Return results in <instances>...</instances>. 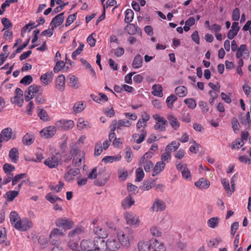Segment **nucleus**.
Returning a JSON list of instances; mask_svg holds the SVG:
<instances>
[{
  "instance_id": "nucleus-30",
  "label": "nucleus",
  "mask_w": 251,
  "mask_h": 251,
  "mask_svg": "<svg viewBox=\"0 0 251 251\" xmlns=\"http://www.w3.org/2000/svg\"><path fill=\"white\" fill-rule=\"evenodd\" d=\"M84 232V228L81 226H77L74 229L70 231L68 234L70 238L78 236L79 235Z\"/></svg>"
},
{
  "instance_id": "nucleus-31",
  "label": "nucleus",
  "mask_w": 251,
  "mask_h": 251,
  "mask_svg": "<svg viewBox=\"0 0 251 251\" xmlns=\"http://www.w3.org/2000/svg\"><path fill=\"white\" fill-rule=\"evenodd\" d=\"M175 92L178 97H184L187 94L188 90L184 86H179L176 88Z\"/></svg>"
},
{
  "instance_id": "nucleus-33",
  "label": "nucleus",
  "mask_w": 251,
  "mask_h": 251,
  "mask_svg": "<svg viewBox=\"0 0 251 251\" xmlns=\"http://www.w3.org/2000/svg\"><path fill=\"white\" fill-rule=\"evenodd\" d=\"M82 162H84V153H81L79 156L73 157V163L76 167H80Z\"/></svg>"
},
{
  "instance_id": "nucleus-20",
  "label": "nucleus",
  "mask_w": 251,
  "mask_h": 251,
  "mask_svg": "<svg viewBox=\"0 0 251 251\" xmlns=\"http://www.w3.org/2000/svg\"><path fill=\"white\" fill-rule=\"evenodd\" d=\"M64 13H61L55 16L50 23V25L53 28H55L57 26L61 25L64 22Z\"/></svg>"
},
{
  "instance_id": "nucleus-15",
  "label": "nucleus",
  "mask_w": 251,
  "mask_h": 251,
  "mask_svg": "<svg viewBox=\"0 0 251 251\" xmlns=\"http://www.w3.org/2000/svg\"><path fill=\"white\" fill-rule=\"evenodd\" d=\"M93 246L95 249L99 251H104L106 249V242L104 238L95 237L93 241Z\"/></svg>"
},
{
  "instance_id": "nucleus-2",
  "label": "nucleus",
  "mask_w": 251,
  "mask_h": 251,
  "mask_svg": "<svg viewBox=\"0 0 251 251\" xmlns=\"http://www.w3.org/2000/svg\"><path fill=\"white\" fill-rule=\"evenodd\" d=\"M132 233V230L129 228H126L124 231L118 233V238L122 246L126 248L130 246V241L133 238Z\"/></svg>"
},
{
  "instance_id": "nucleus-36",
  "label": "nucleus",
  "mask_w": 251,
  "mask_h": 251,
  "mask_svg": "<svg viewBox=\"0 0 251 251\" xmlns=\"http://www.w3.org/2000/svg\"><path fill=\"white\" fill-rule=\"evenodd\" d=\"M77 126L82 129L89 128L92 127L91 124L88 121H84L82 118H79L77 123Z\"/></svg>"
},
{
  "instance_id": "nucleus-40",
  "label": "nucleus",
  "mask_w": 251,
  "mask_h": 251,
  "mask_svg": "<svg viewBox=\"0 0 251 251\" xmlns=\"http://www.w3.org/2000/svg\"><path fill=\"white\" fill-rule=\"evenodd\" d=\"M94 232L95 233V234L98 236L96 237L104 238L107 237V233H106L105 229L101 227H94Z\"/></svg>"
},
{
  "instance_id": "nucleus-4",
  "label": "nucleus",
  "mask_w": 251,
  "mask_h": 251,
  "mask_svg": "<svg viewBox=\"0 0 251 251\" xmlns=\"http://www.w3.org/2000/svg\"><path fill=\"white\" fill-rule=\"evenodd\" d=\"M124 216L127 225L135 227L139 225L140 220L138 215L131 212H126Z\"/></svg>"
},
{
  "instance_id": "nucleus-17",
  "label": "nucleus",
  "mask_w": 251,
  "mask_h": 251,
  "mask_svg": "<svg viewBox=\"0 0 251 251\" xmlns=\"http://www.w3.org/2000/svg\"><path fill=\"white\" fill-rule=\"evenodd\" d=\"M120 248V244L116 239L109 238L106 242V250L116 251Z\"/></svg>"
},
{
  "instance_id": "nucleus-5",
  "label": "nucleus",
  "mask_w": 251,
  "mask_h": 251,
  "mask_svg": "<svg viewBox=\"0 0 251 251\" xmlns=\"http://www.w3.org/2000/svg\"><path fill=\"white\" fill-rule=\"evenodd\" d=\"M61 161V156L59 153H56L49 157L44 161V164L50 168H56Z\"/></svg>"
},
{
  "instance_id": "nucleus-44",
  "label": "nucleus",
  "mask_w": 251,
  "mask_h": 251,
  "mask_svg": "<svg viewBox=\"0 0 251 251\" xmlns=\"http://www.w3.org/2000/svg\"><path fill=\"white\" fill-rule=\"evenodd\" d=\"M133 18V11L130 9H128L126 10L125 12V22L126 23H129L132 21Z\"/></svg>"
},
{
  "instance_id": "nucleus-6",
  "label": "nucleus",
  "mask_w": 251,
  "mask_h": 251,
  "mask_svg": "<svg viewBox=\"0 0 251 251\" xmlns=\"http://www.w3.org/2000/svg\"><path fill=\"white\" fill-rule=\"evenodd\" d=\"M55 126L58 129L68 130L74 127L75 123L73 120L61 119L55 123Z\"/></svg>"
},
{
  "instance_id": "nucleus-63",
  "label": "nucleus",
  "mask_w": 251,
  "mask_h": 251,
  "mask_svg": "<svg viewBox=\"0 0 251 251\" xmlns=\"http://www.w3.org/2000/svg\"><path fill=\"white\" fill-rule=\"evenodd\" d=\"M199 105L203 113H206L209 111V107L205 101L203 100L200 101L199 103Z\"/></svg>"
},
{
  "instance_id": "nucleus-25",
  "label": "nucleus",
  "mask_w": 251,
  "mask_h": 251,
  "mask_svg": "<svg viewBox=\"0 0 251 251\" xmlns=\"http://www.w3.org/2000/svg\"><path fill=\"white\" fill-rule=\"evenodd\" d=\"M165 165V163L160 161L157 162L153 168L152 176H155L159 174L164 170Z\"/></svg>"
},
{
  "instance_id": "nucleus-53",
  "label": "nucleus",
  "mask_w": 251,
  "mask_h": 251,
  "mask_svg": "<svg viewBox=\"0 0 251 251\" xmlns=\"http://www.w3.org/2000/svg\"><path fill=\"white\" fill-rule=\"evenodd\" d=\"M184 103L188 106V108L194 109L197 106L196 101L192 98L186 99L184 100Z\"/></svg>"
},
{
  "instance_id": "nucleus-54",
  "label": "nucleus",
  "mask_w": 251,
  "mask_h": 251,
  "mask_svg": "<svg viewBox=\"0 0 251 251\" xmlns=\"http://www.w3.org/2000/svg\"><path fill=\"white\" fill-rule=\"evenodd\" d=\"M64 185V183L62 181H59L58 182V184L55 185H50V187L52 191H53L55 193H58V192H59L61 190V189L63 187Z\"/></svg>"
},
{
  "instance_id": "nucleus-12",
  "label": "nucleus",
  "mask_w": 251,
  "mask_h": 251,
  "mask_svg": "<svg viewBox=\"0 0 251 251\" xmlns=\"http://www.w3.org/2000/svg\"><path fill=\"white\" fill-rule=\"evenodd\" d=\"M80 174L79 169H70L65 174L64 178L66 181L70 182L75 179V176H77Z\"/></svg>"
},
{
  "instance_id": "nucleus-9",
  "label": "nucleus",
  "mask_w": 251,
  "mask_h": 251,
  "mask_svg": "<svg viewBox=\"0 0 251 251\" xmlns=\"http://www.w3.org/2000/svg\"><path fill=\"white\" fill-rule=\"evenodd\" d=\"M12 135L13 130L10 127H6L1 130L0 133V149L2 147V142L8 141Z\"/></svg>"
},
{
  "instance_id": "nucleus-11",
  "label": "nucleus",
  "mask_w": 251,
  "mask_h": 251,
  "mask_svg": "<svg viewBox=\"0 0 251 251\" xmlns=\"http://www.w3.org/2000/svg\"><path fill=\"white\" fill-rule=\"evenodd\" d=\"M56 132V126H49L44 128L40 131L41 136L44 138L52 137Z\"/></svg>"
},
{
  "instance_id": "nucleus-64",
  "label": "nucleus",
  "mask_w": 251,
  "mask_h": 251,
  "mask_svg": "<svg viewBox=\"0 0 251 251\" xmlns=\"http://www.w3.org/2000/svg\"><path fill=\"white\" fill-rule=\"evenodd\" d=\"M232 127L234 132L236 133L239 130L240 124L236 118H233L231 121Z\"/></svg>"
},
{
  "instance_id": "nucleus-58",
  "label": "nucleus",
  "mask_w": 251,
  "mask_h": 251,
  "mask_svg": "<svg viewBox=\"0 0 251 251\" xmlns=\"http://www.w3.org/2000/svg\"><path fill=\"white\" fill-rule=\"evenodd\" d=\"M81 153H84L83 151H81L80 149L76 146H74L72 147L70 150V153L72 157H76L79 156Z\"/></svg>"
},
{
  "instance_id": "nucleus-35",
  "label": "nucleus",
  "mask_w": 251,
  "mask_h": 251,
  "mask_svg": "<svg viewBox=\"0 0 251 251\" xmlns=\"http://www.w3.org/2000/svg\"><path fill=\"white\" fill-rule=\"evenodd\" d=\"M19 195L18 191L11 190L7 192L4 195V198L8 201H12Z\"/></svg>"
},
{
  "instance_id": "nucleus-59",
  "label": "nucleus",
  "mask_w": 251,
  "mask_h": 251,
  "mask_svg": "<svg viewBox=\"0 0 251 251\" xmlns=\"http://www.w3.org/2000/svg\"><path fill=\"white\" fill-rule=\"evenodd\" d=\"M221 182L226 192L231 195L232 194V191L230 188L228 181L227 180L226 178H222L221 179Z\"/></svg>"
},
{
  "instance_id": "nucleus-28",
  "label": "nucleus",
  "mask_w": 251,
  "mask_h": 251,
  "mask_svg": "<svg viewBox=\"0 0 251 251\" xmlns=\"http://www.w3.org/2000/svg\"><path fill=\"white\" fill-rule=\"evenodd\" d=\"M143 65V57L140 54H137L132 62V67L134 69H138L142 67Z\"/></svg>"
},
{
  "instance_id": "nucleus-39",
  "label": "nucleus",
  "mask_w": 251,
  "mask_h": 251,
  "mask_svg": "<svg viewBox=\"0 0 251 251\" xmlns=\"http://www.w3.org/2000/svg\"><path fill=\"white\" fill-rule=\"evenodd\" d=\"M152 94L157 97H162L163 96L162 87L160 84H154L152 86Z\"/></svg>"
},
{
  "instance_id": "nucleus-16",
  "label": "nucleus",
  "mask_w": 251,
  "mask_h": 251,
  "mask_svg": "<svg viewBox=\"0 0 251 251\" xmlns=\"http://www.w3.org/2000/svg\"><path fill=\"white\" fill-rule=\"evenodd\" d=\"M55 87L60 92H63L65 87V78L63 75H59L55 81Z\"/></svg>"
},
{
  "instance_id": "nucleus-47",
  "label": "nucleus",
  "mask_w": 251,
  "mask_h": 251,
  "mask_svg": "<svg viewBox=\"0 0 251 251\" xmlns=\"http://www.w3.org/2000/svg\"><path fill=\"white\" fill-rule=\"evenodd\" d=\"M138 29L139 27L133 24H130L129 25H127L125 28L126 30L130 35H132L136 33L137 32Z\"/></svg>"
},
{
  "instance_id": "nucleus-23",
  "label": "nucleus",
  "mask_w": 251,
  "mask_h": 251,
  "mask_svg": "<svg viewBox=\"0 0 251 251\" xmlns=\"http://www.w3.org/2000/svg\"><path fill=\"white\" fill-rule=\"evenodd\" d=\"M210 182L203 177H201L195 182V185L200 189H206L209 187Z\"/></svg>"
},
{
  "instance_id": "nucleus-51",
  "label": "nucleus",
  "mask_w": 251,
  "mask_h": 251,
  "mask_svg": "<svg viewBox=\"0 0 251 251\" xmlns=\"http://www.w3.org/2000/svg\"><path fill=\"white\" fill-rule=\"evenodd\" d=\"M85 108V105L81 101L76 102L73 107L74 111L76 113H80Z\"/></svg>"
},
{
  "instance_id": "nucleus-56",
  "label": "nucleus",
  "mask_w": 251,
  "mask_h": 251,
  "mask_svg": "<svg viewBox=\"0 0 251 251\" xmlns=\"http://www.w3.org/2000/svg\"><path fill=\"white\" fill-rule=\"evenodd\" d=\"M84 45L82 43H80L79 47L78 48L75 50L72 54V57L73 59L75 60L76 58V56L79 55L83 50Z\"/></svg>"
},
{
  "instance_id": "nucleus-46",
  "label": "nucleus",
  "mask_w": 251,
  "mask_h": 251,
  "mask_svg": "<svg viewBox=\"0 0 251 251\" xmlns=\"http://www.w3.org/2000/svg\"><path fill=\"white\" fill-rule=\"evenodd\" d=\"M70 81L69 85L74 88H78V79L77 77L73 75L69 76Z\"/></svg>"
},
{
  "instance_id": "nucleus-43",
  "label": "nucleus",
  "mask_w": 251,
  "mask_h": 251,
  "mask_svg": "<svg viewBox=\"0 0 251 251\" xmlns=\"http://www.w3.org/2000/svg\"><path fill=\"white\" fill-rule=\"evenodd\" d=\"M220 219L218 217H212L207 221L208 226L212 228H214L218 226L219 223Z\"/></svg>"
},
{
  "instance_id": "nucleus-1",
  "label": "nucleus",
  "mask_w": 251,
  "mask_h": 251,
  "mask_svg": "<svg viewBox=\"0 0 251 251\" xmlns=\"http://www.w3.org/2000/svg\"><path fill=\"white\" fill-rule=\"evenodd\" d=\"M11 223L17 229L21 231H26L32 226L30 221H22L18 213L15 211H11L10 214Z\"/></svg>"
},
{
  "instance_id": "nucleus-57",
  "label": "nucleus",
  "mask_w": 251,
  "mask_h": 251,
  "mask_svg": "<svg viewBox=\"0 0 251 251\" xmlns=\"http://www.w3.org/2000/svg\"><path fill=\"white\" fill-rule=\"evenodd\" d=\"M33 142L32 136L28 133L26 134L23 138V142L26 145H30Z\"/></svg>"
},
{
  "instance_id": "nucleus-62",
  "label": "nucleus",
  "mask_w": 251,
  "mask_h": 251,
  "mask_svg": "<svg viewBox=\"0 0 251 251\" xmlns=\"http://www.w3.org/2000/svg\"><path fill=\"white\" fill-rule=\"evenodd\" d=\"M68 246L70 249L73 251H76L79 248L78 242L71 239L68 242Z\"/></svg>"
},
{
  "instance_id": "nucleus-7",
  "label": "nucleus",
  "mask_w": 251,
  "mask_h": 251,
  "mask_svg": "<svg viewBox=\"0 0 251 251\" xmlns=\"http://www.w3.org/2000/svg\"><path fill=\"white\" fill-rule=\"evenodd\" d=\"M55 223L57 226L62 227L65 229H71L74 225L72 220L65 217L57 219Z\"/></svg>"
},
{
  "instance_id": "nucleus-34",
  "label": "nucleus",
  "mask_w": 251,
  "mask_h": 251,
  "mask_svg": "<svg viewBox=\"0 0 251 251\" xmlns=\"http://www.w3.org/2000/svg\"><path fill=\"white\" fill-rule=\"evenodd\" d=\"M134 203V201L130 196L126 197L122 202V206L125 209L130 207Z\"/></svg>"
},
{
  "instance_id": "nucleus-13",
  "label": "nucleus",
  "mask_w": 251,
  "mask_h": 251,
  "mask_svg": "<svg viewBox=\"0 0 251 251\" xmlns=\"http://www.w3.org/2000/svg\"><path fill=\"white\" fill-rule=\"evenodd\" d=\"M166 208V203L165 202L158 198H156L154 200V202H153L151 209L153 211H162L164 210Z\"/></svg>"
},
{
  "instance_id": "nucleus-18",
  "label": "nucleus",
  "mask_w": 251,
  "mask_h": 251,
  "mask_svg": "<svg viewBox=\"0 0 251 251\" xmlns=\"http://www.w3.org/2000/svg\"><path fill=\"white\" fill-rule=\"evenodd\" d=\"M140 132V134L134 133L132 136V139L133 141L137 144L142 143L147 136V131L145 129H142Z\"/></svg>"
},
{
  "instance_id": "nucleus-55",
  "label": "nucleus",
  "mask_w": 251,
  "mask_h": 251,
  "mask_svg": "<svg viewBox=\"0 0 251 251\" xmlns=\"http://www.w3.org/2000/svg\"><path fill=\"white\" fill-rule=\"evenodd\" d=\"M154 185L155 180L152 181H145L142 186V190L144 191H148L151 189Z\"/></svg>"
},
{
  "instance_id": "nucleus-60",
  "label": "nucleus",
  "mask_w": 251,
  "mask_h": 251,
  "mask_svg": "<svg viewBox=\"0 0 251 251\" xmlns=\"http://www.w3.org/2000/svg\"><path fill=\"white\" fill-rule=\"evenodd\" d=\"M65 65V63L63 61H56L55 66L54 67L53 71L54 73L59 72Z\"/></svg>"
},
{
  "instance_id": "nucleus-3",
  "label": "nucleus",
  "mask_w": 251,
  "mask_h": 251,
  "mask_svg": "<svg viewBox=\"0 0 251 251\" xmlns=\"http://www.w3.org/2000/svg\"><path fill=\"white\" fill-rule=\"evenodd\" d=\"M43 89L41 86L33 84L28 87L27 90L25 92V100L29 101L33 98V96L39 93H43Z\"/></svg>"
},
{
  "instance_id": "nucleus-61",
  "label": "nucleus",
  "mask_w": 251,
  "mask_h": 251,
  "mask_svg": "<svg viewBox=\"0 0 251 251\" xmlns=\"http://www.w3.org/2000/svg\"><path fill=\"white\" fill-rule=\"evenodd\" d=\"M32 77L30 75H26L21 80L20 83L27 85L31 83L32 81Z\"/></svg>"
},
{
  "instance_id": "nucleus-29",
  "label": "nucleus",
  "mask_w": 251,
  "mask_h": 251,
  "mask_svg": "<svg viewBox=\"0 0 251 251\" xmlns=\"http://www.w3.org/2000/svg\"><path fill=\"white\" fill-rule=\"evenodd\" d=\"M37 114L40 119L42 121L47 122L50 120V117L46 111L39 107L37 108Z\"/></svg>"
},
{
  "instance_id": "nucleus-37",
  "label": "nucleus",
  "mask_w": 251,
  "mask_h": 251,
  "mask_svg": "<svg viewBox=\"0 0 251 251\" xmlns=\"http://www.w3.org/2000/svg\"><path fill=\"white\" fill-rule=\"evenodd\" d=\"M151 248V243L149 244L147 242L141 241L138 244L139 251H150Z\"/></svg>"
},
{
  "instance_id": "nucleus-21",
  "label": "nucleus",
  "mask_w": 251,
  "mask_h": 251,
  "mask_svg": "<svg viewBox=\"0 0 251 251\" xmlns=\"http://www.w3.org/2000/svg\"><path fill=\"white\" fill-rule=\"evenodd\" d=\"M151 248L153 251H166V247L163 243L159 242L157 239L151 240Z\"/></svg>"
},
{
  "instance_id": "nucleus-41",
  "label": "nucleus",
  "mask_w": 251,
  "mask_h": 251,
  "mask_svg": "<svg viewBox=\"0 0 251 251\" xmlns=\"http://www.w3.org/2000/svg\"><path fill=\"white\" fill-rule=\"evenodd\" d=\"M139 165H143L144 170L146 172H150L153 166V163L151 161L148 160H144L143 162H142V160L140 159Z\"/></svg>"
},
{
  "instance_id": "nucleus-10",
  "label": "nucleus",
  "mask_w": 251,
  "mask_h": 251,
  "mask_svg": "<svg viewBox=\"0 0 251 251\" xmlns=\"http://www.w3.org/2000/svg\"><path fill=\"white\" fill-rule=\"evenodd\" d=\"M175 163L176 169L181 172L182 176L183 178L185 179L191 178L190 171L188 170L186 164H181L178 161H176Z\"/></svg>"
},
{
  "instance_id": "nucleus-49",
  "label": "nucleus",
  "mask_w": 251,
  "mask_h": 251,
  "mask_svg": "<svg viewBox=\"0 0 251 251\" xmlns=\"http://www.w3.org/2000/svg\"><path fill=\"white\" fill-rule=\"evenodd\" d=\"M176 96L174 94H172L168 97L166 99V102L169 108H172L174 106V102L177 100Z\"/></svg>"
},
{
  "instance_id": "nucleus-52",
  "label": "nucleus",
  "mask_w": 251,
  "mask_h": 251,
  "mask_svg": "<svg viewBox=\"0 0 251 251\" xmlns=\"http://www.w3.org/2000/svg\"><path fill=\"white\" fill-rule=\"evenodd\" d=\"M136 180L137 181H141L143 180L145 174L142 168L140 167L136 169Z\"/></svg>"
},
{
  "instance_id": "nucleus-14",
  "label": "nucleus",
  "mask_w": 251,
  "mask_h": 251,
  "mask_svg": "<svg viewBox=\"0 0 251 251\" xmlns=\"http://www.w3.org/2000/svg\"><path fill=\"white\" fill-rule=\"evenodd\" d=\"M64 233L59 229L54 228L50 235L51 243L53 245L56 244L58 243V239L59 237L64 236Z\"/></svg>"
},
{
  "instance_id": "nucleus-22",
  "label": "nucleus",
  "mask_w": 251,
  "mask_h": 251,
  "mask_svg": "<svg viewBox=\"0 0 251 251\" xmlns=\"http://www.w3.org/2000/svg\"><path fill=\"white\" fill-rule=\"evenodd\" d=\"M169 123L172 127L175 130H177L180 127V123L174 115L169 114L167 116Z\"/></svg>"
},
{
  "instance_id": "nucleus-48",
  "label": "nucleus",
  "mask_w": 251,
  "mask_h": 251,
  "mask_svg": "<svg viewBox=\"0 0 251 251\" xmlns=\"http://www.w3.org/2000/svg\"><path fill=\"white\" fill-rule=\"evenodd\" d=\"M15 169V167L10 164L6 163L3 166V170L6 175H13L12 173Z\"/></svg>"
},
{
  "instance_id": "nucleus-27",
  "label": "nucleus",
  "mask_w": 251,
  "mask_h": 251,
  "mask_svg": "<svg viewBox=\"0 0 251 251\" xmlns=\"http://www.w3.org/2000/svg\"><path fill=\"white\" fill-rule=\"evenodd\" d=\"M8 156L13 163H17L19 159V151L17 148H12L9 152Z\"/></svg>"
},
{
  "instance_id": "nucleus-38",
  "label": "nucleus",
  "mask_w": 251,
  "mask_h": 251,
  "mask_svg": "<svg viewBox=\"0 0 251 251\" xmlns=\"http://www.w3.org/2000/svg\"><path fill=\"white\" fill-rule=\"evenodd\" d=\"M179 146L180 144L179 143L176 142V141H173L166 146L165 151H170L171 153L172 151H176Z\"/></svg>"
},
{
  "instance_id": "nucleus-45",
  "label": "nucleus",
  "mask_w": 251,
  "mask_h": 251,
  "mask_svg": "<svg viewBox=\"0 0 251 251\" xmlns=\"http://www.w3.org/2000/svg\"><path fill=\"white\" fill-rule=\"evenodd\" d=\"M46 199L50 203H54L57 201H62V200L56 195H53L51 193H48L46 196Z\"/></svg>"
},
{
  "instance_id": "nucleus-8",
  "label": "nucleus",
  "mask_w": 251,
  "mask_h": 251,
  "mask_svg": "<svg viewBox=\"0 0 251 251\" xmlns=\"http://www.w3.org/2000/svg\"><path fill=\"white\" fill-rule=\"evenodd\" d=\"M153 118L156 121L154 126V129L159 131H165L167 125V121L165 119L159 114L153 115Z\"/></svg>"
},
{
  "instance_id": "nucleus-19",
  "label": "nucleus",
  "mask_w": 251,
  "mask_h": 251,
  "mask_svg": "<svg viewBox=\"0 0 251 251\" xmlns=\"http://www.w3.org/2000/svg\"><path fill=\"white\" fill-rule=\"evenodd\" d=\"M231 28L227 35V38L230 40L232 39L237 34L240 29L238 23L234 22L232 24Z\"/></svg>"
},
{
  "instance_id": "nucleus-42",
  "label": "nucleus",
  "mask_w": 251,
  "mask_h": 251,
  "mask_svg": "<svg viewBox=\"0 0 251 251\" xmlns=\"http://www.w3.org/2000/svg\"><path fill=\"white\" fill-rule=\"evenodd\" d=\"M118 129H122L123 127H129L131 125V122L126 119L117 121Z\"/></svg>"
},
{
  "instance_id": "nucleus-32",
  "label": "nucleus",
  "mask_w": 251,
  "mask_h": 251,
  "mask_svg": "<svg viewBox=\"0 0 251 251\" xmlns=\"http://www.w3.org/2000/svg\"><path fill=\"white\" fill-rule=\"evenodd\" d=\"M93 243L89 240H83L80 243L81 249L85 251H89L92 249Z\"/></svg>"
},
{
  "instance_id": "nucleus-50",
  "label": "nucleus",
  "mask_w": 251,
  "mask_h": 251,
  "mask_svg": "<svg viewBox=\"0 0 251 251\" xmlns=\"http://www.w3.org/2000/svg\"><path fill=\"white\" fill-rule=\"evenodd\" d=\"M160 158V162L169 163L172 158L171 153L170 151H165V152L161 154Z\"/></svg>"
},
{
  "instance_id": "nucleus-26",
  "label": "nucleus",
  "mask_w": 251,
  "mask_h": 251,
  "mask_svg": "<svg viewBox=\"0 0 251 251\" xmlns=\"http://www.w3.org/2000/svg\"><path fill=\"white\" fill-rule=\"evenodd\" d=\"M53 75L52 72H47L41 75V80L45 85H48L51 82Z\"/></svg>"
},
{
  "instance_id": "nucleus-24",
  "label": "nucleus",
  "mask_w": 251,
  "mask_h": 251,
  "mask_svg": "<svg viewBox=\"0 0 251 251\" xmlns=\"http://www.w3.org/2000/svg\"><path fill=\"white\" fill-rule=\"evenodd\" d=\"M236 51V57L237 58H241L243 55H246L247 57L249 56V52L247 49V46L245 44L240 45Z\"/></svg>"
}]
</instances>
